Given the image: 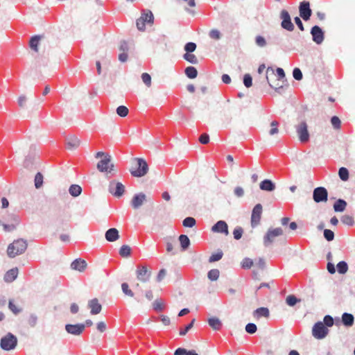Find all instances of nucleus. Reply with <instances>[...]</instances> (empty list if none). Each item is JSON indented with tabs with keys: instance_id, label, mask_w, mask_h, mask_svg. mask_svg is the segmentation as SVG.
I'll return each mask as SVG.
<instances>
[{
	"instance_id": "f257e3e1",
	"label": "nucleus",
	"mask_w": 355,
	"mask_h": 355,
	"mask_svg": "<svg viewBox=\"0 0 355 355\" xmlns=\"http://www.w3.org/2000/svg\"><path fill=\"white\" fill-rule=\"evenodd\" d=\"M27 241L23 239H19L9 244L7 249V254L10 258H14L23 254L27 249Z\"/></svg>"
},
{
	"instance_id": "f03ea898",
	"label": "nucleus",
	"mask_w": 355,
	"mask_h": 355,
	"mask_svg": "<svg viewBox=\"0 0 355 355\" xmlns=\"http://www.w3.org/2000/svg\"><path fill=\"white\" fill-rule=\"evenodd\" d=\"M17 345V338L12 333H8L2 337L0 341V347L2 349L10 351L14 349Z\"/></svg>"
},
{
	"instance_id": "7ed1b4c3",
	"label": "nucleus",
	"mask_w": 355,
	"mask_h": 355,
	"mask_svg": "<svg viewBox=\"0 0 355 355\" xmlns=\"http://www.w3.org/2000/svg\"><path fill=\"white\" fill-rule=\"evenodd\" d=\"M283 234L284 230L282 227L269 228L263 236L264 246L268 247L275 241L276 237Z\"/></svg>"
},
{
	"instance_id": "20e7f679",
	"label": "nucleus",
	"mask_w": 355,
	"mask_h": 355,
	"mask_svg": "<svg viewBox=\"0 0 355 355\" xmlns=\"http://www.w3.org/2000/svg\"><path fill=\"white\" fill-rule=\"evenodd\" d=\"M154 21V16L153 12L149 10H144L141 16L137 19L136 25L137 28L139 31H144L146 24H152Z\"/></svg>"
},
{
	"instance_id": "39448f33",
	"label": "nucleus",
	"mask_w": 355,
	"mask_h": 355,
	"mask_svg": "<svg viewBox=\"0 0 355 355\" xmlns=\"http://www.w3.org/2000/svg\"><path fill=\"white\" fill-rule=\"evenodd\" d=\"M329 331V329L321 321L315 322L312 328L313 336L318 340L324 338L328 335Z\"/></svg>"
},
{
	"instance_id": "423d86ee",
	"label": "nucleus",
	"mask_w": 355,
	"mask_h": 355,
	"mask_svg": "<svg viewBox=\"0 0 355 355\" xmlns=\"http://www.w3.org/2000/svg\"><path fill=\"white\" fill-rule=\"evenodd\" d=\"M279 19H281V27L289 32H292L295 29V26L291 21V17L289 12L283 9L279 13Z\"/></svg>"
},
{
	"instance_id": "0eeeda50",
	"label": "nucleus",
	"mask_w": 355,
	"mask_h": 355,
	"mask_svg": "<svg viewBox=\"0 0 355 355\" xmlns=\"http://www.w3.org/2000/svg\"><path fill=\"white\" fill-rule=\"evenodd\" d=\"M5 221L6 223H3L0 220V226L2 225L6 232H11L16 228L17 225H19L20 218L17 215L10 214L8 216L7 218H5Z\"/></svg>"
},
{
	"instance_id": "6e6552de",
	"label": "nucleus",
	"mask_w": 355,
	"mask_h": 355,
	"mask_svg": "<svg viewBox=\"0 0 355 355\" xmlns=\"http://www.w3.org/2000/svg\"><path fill=\"white\" fill-rule=\"evenodd\" d=\"M137 162V168L136 170H130V173L133 177L141 178L144 176L148 171V166L147 162L143 158H135Z\"/></svg>"
},
{
	"instance_id": "1a4fd4ad",
	"label": "nucleus",
	"mask_w": 355,
	"mask_h": 355,
	"mask_svg": "<svg viewBox=\"0 0 355 355\" xmlns=\"http://www.w3.org/2000/svg\"><path fill=\"white\" fill-rule=\"evenodd\" d=\"M108 191L116 198H121L125 192L124 185L119 182L112 180L108 185Z\"/></svg>"
},
{
	"instance_id": "9d476101",
	"label": "nucleus",
	"mask_w": 355,
	"mask_h": 355,
	"mask_svg": "<svg viewBox=\"0 0 355 355\" xmlns=\"http://www.w3.org/2000/svg\"><path fill=\"white\" fill-rule=\"evenodd\" d=\"M313 199L316 203L325 202L328 200V191L323 187H318L313 189Z\"/></svg>"
},
{
	"instance_id": "9b49d317",
	"label": "nucleus",
	"mask_w": 355,
	"mask_h": 355,
	"mask_svg": "<svg viewBox=\"0 0 355 355\" xmlns=\"http://www.w3.org/2000/svg\"><path fill=\"white\" fill-rule=\"evenodd\" d=\"M296 131L301 142L306 143L309 140V133L306 121H303L296 125Z\"/></svg>"
},
{
	"instance_id": "f8f14e48",
	"label": "nucleus",
	"mask_w": 355,
	"mask_h": 355,
	"mask_svg": "<svg viewBox=\"0 0 355 355\" xmlns=\"http://www.w3.org/2000/svg\"><path fill=\"white\" fill-rule=\"evenodd\" d=\"M111 156L110 155H105L101 161L97 164V168L101 172H106L107 173H111L114 168V164L110 163Z\"/></svg>"
},
{
	"instance_id": "ddd939ff",
	"label": "nucleus",
	"mask_w": 355,
	"mask_h": 355,
	"mask_svg": "<svg viewBox=\"0 0 355 355\" xmlns=\"http://www.w3.org/2000/svg\"><path fill=\"white\" fill-rule=\"evenodd\" d=\"M313 41L317 44H321L324 39V32L317 25L313 26L310 31Z\"/></svg>"
},
{
	"instance_id": "4468645a",
	"label": "nucleus",
	"mask_w": 355,
	"mask_h": 355,
	"mask_svg": "<svg viewBox=\"0 0 355 355\" xmlns=\"http://www.w3.org/2000/svg\"><path fill=\"white\" fill-rule=\"evenodd\" d=\"M146 202H147V196L143 193L140 192L135 194L130 200V205L134 209H139Z\"/></svg>"
},
{
	"instance_id": "2eb2a0df",
	"label": "nucleus",
	"mask_w": 355,
	"mask_h": 355,
	"mask_svg": "<svg viewBox=\"0 0 355 355\" xmlns=\"http://www.w3.org/2000/svg\"><path fill=\"white\" fill-rule=\"evenodd\" d=\"M299 12L300 17H302L304 21H308L312 15L310 3L307 1L300 2L299 6Z\"/></svg>"
},
{
	"instance_id": "dca6fc26",
	"label": "nucleus",
	"mask_w": 355,
	"mask_h": 355,
	"mask_svg": "<svg viewBox=\"0 0 355 355\" xmlns=\"http://www.w3.org/2000/svg\"><path fill=\"white\" fill-rule=\"evenodd\" d=\"M262 214V205L261 204H257L252 211L251 215V225L252 227L257 226L261 220Z\"/></svg>"
},
{
	"instance_id": "f3484780",
	"label": "nucleus",
	"mask_w": 355,
	"mask_h": 355,
	"mask_svg": "<svg viewBox=\"0 0 355 355\" xmlns=\"http://www.w3.org/2000/svg\"><path fill=\"white\" fill-rule=\"evenodd\" d=\"M137 277L139 280L143 282L148 281L151 272L148 270L146 266H138L136 270Z\"/></svg>"
},
{
	"instance_id": "a211bd4d",
	"label": "nucleus",
	"mask_w": 355,
	"mask_h": 355,
	"mask_svg": "<svg viewBox=\"0 0 355 355\" xmlns=\"http://www.w3.org/2000/svg\"><path fill=\"white\" fill-rule=\"evenodd\" d=\"M65 330L68 334L80 336L84 331V325L82 323L76 324H67L65 325Z\"/></svg>"
},
{
	"instance_id": "6ab92c4d",
	"label": "nucleus",
	"mask_w": 355,
	"mask_h": 355,
	"mask_svg": "<svg viewBox=\"0 0 355 355\" xmlns=\"http://www.w3.org/2000/svg\"><path fill=\"white\" fill-rule=\"evenodd\" d=\"M211 231L228 235V225L225 220H218L211 227Z\"/></svg>"
},
{
	"instance_id": "aec40b11",
	"label": "nucleus",
	"mask_w": 355,
	"mask_h": 355,
	"mask_svg": "<svg viewBox=\"0 0 355 355\" xmlns=\"http://www.w3.org/2000/svg\"><path fill=\"white\" fill-rule=\"evenodd\" d=\"M259 188L262 191L271 192L275 189L276 185L271 180L265 179L260 182Z\"/></svg>"
},
{
	"instance_id": "412c9836",
	"label": "nucleus",
	"mask_w": 355,
	"mask_h": 355,
	"mask_svg": "<svg viewBox=\"0 0 355 355\" xmlns=\"http://www.w3.org/2000/svg\"><path fill=\"white\" fill-rule=\"evenodd\" d=\"M105 239L109 242H114L119 239V234L117 229L112 227L108 229L105 234Z\"/></svg>"
},
{
	"instance_id": "4be33fe9",
	"label": "nucleus",
	"mask_w": 355,
	"mask_h": 355,
	"mask_svg": "<svg viewBox=\"0 0 355 355\" xmlns=\"http://www.w3.org/2000/svg\"><path fill=\"white\" fill-rule=\"evenodd\" d=\"M87 267V263L85 260L81 259H76L71 263V268L73 270L83 272Z\"/></svg>"
},
{
	"instance_id": "5701e85b",
	"label": "nucleus",
	"mask_w": 355,
	"mask_h": 355,
	"mask_svg": "<svg viewBox=\"0 0 355 355\" xmlns=\"http://www.w3.org/2000/svg\"><path fill=\"white\" fill-rule=\"evenodd\" d=\"M341 322L346 327H351L354 323V316L352 313H344L341 316Z\"/></svg>"
},
{
	"instance_id": "b1692460",
	"label": "nucleus",
	"mask_w": 355,
	"mask_h": 355,
	"mask_svg": "<svg viewBox=\"0 0 355 355\" xmlns=\"http://www.w3.org/2000/svg\"><path fill=\"white\" fill-rule=\"evenodd\" d=\"M88 306L91 309V314L96 315L99 313L102 309L101 305L98 303L96 298L92 299L89 301Z\"/></svg>"
},
{
	"instance_id": "393cba45",
	"label": "nucleus",
	"mask_w": 355,
	"mask_h": 355,
	"mask_svg": "<svg viewBox=\"0 0 355 355\" xmlns=\"http://www.w3.org/2000/svg\"><path fill=\"white\" fill-rule=\"evenodd\" d=\"M18 275V268H13L9 270H8L4 275L3 279L6 282L10 283L12 282L17 277Z\"/></svg>"
},
{
	"instance_id": "a878e982",
	"label": "nucleus",
	"mask_w": 355,
	"mask_h": 355,
	"mask_svg": "<svg viewBox=\"0 0 355 355\" xmlns=\"http://www.w3.org/2000/svg\"><path fill=\"white\" fill-rule=\"evenodd\" d=\"M66 145L68 149H75L79 146L80 140L75 136L69 137L66 140Z\"/></svg>"
},
{
	"instance_id": "bb28decb",
	"label": "nucleus",
	"mask_w": 355,
	"mask_h": 355,
	"mask_svg": "<svg viewBox=\"0 0 355 355\" xmlns=\"http://www.w3.org/2000/svg\"><path fill=\"white\" fill-rule=\"evenodd\" d=\"M347 205V203L345 200L339 198L334 204V210L336 212H343L345 210Z\"/></svg>"
},
{
	"instance_id": "cd10ccee",
	"label": "nucleus",
	"mask_w": 355,
	"mask_h": 355,
	"mask_svg": "<svg viewBox=\"0 0 355 355\" xmlns=\"http://www.w3.org/2000/svg\"><path fill=\"white\" fill-rule=\"evenodd\" d=\"M207 322L214 330H220L223 327L221 321L216 317L209 318Z\"/></svg>"
},
{
	"instance_id": "c85d7f7f",
	"label": "nucleus",
	"mask_w": 355,
	"mask_h": 355,
	"mask_svg": "<svg viewBox=\"0 0 355 355\" xmlns=\"http://www.w3.org/2000/svg\"><path fill=\"white\" fill-rule=\"evenodd\" d=\"M253 315L255 318H259L261 317L268 318L270 315L269 309L266 307H260L257 309L253 312Z\"/></svg>"
},
{
	"instance_id": "c756f323",
	"label": "nucleus",
	"mask_w": 355,
	"mask_h": 355,
	"mask_svg": "<svg viewBox=\"0 0 355 355\" xmlns=\"http://www.w3.org/2000/svg\"><path fill=\"white\" fill-rule=\"evenodd\" d=\"M271 71L272 72V74L274 75V70L272 69V67H268V69H266V79H267V81L270 85V87L272 88H274L275 90L278 92V93H281L282 92V90L283 89V85H279V83H276L275 86H273L272 85L270 84V81H269V78H268V73L269 72Z\"/></svg>"
},
{
	"instance_id": "7c9ffc66",
	"label": "nucleus",
	"mask_w": 355,
	"mask_h": 355,
	"mask_svg": "<svg viewBox=\"0 0 355 355\" xmlns=\"http://www.w3.org/2000/svg\"><path fill=\"white\" fill-rule=\"evenodd\" d=\"M179 241L180 243V245L182 248V250L183 251L187 250L190 245V240L189 237L185 234H181L179 236Z\"/></svg>"
},
{
	"instance_id": "2f4dec72",
	"label": "nucleus",
	"mask_w": 355,
	"mask_h": 355,
	"mask_svg": "<svg viewBox=\"0 0 355 355\" xmlns=\"http://www.w3.org/2000/svg\"><path fill=\"white\" fill-rule=\"evenodd\" d=\"M82 188L78 184H72L69 189V193L73 197H78L81 194Z\"/></svg>"
},
{
	"instance_id": "473e14b6",
	"label": "nucleus",
	"mask_w": 355,
	"mask_h": 355,
	"mask_svg": "<svg viewBox=\"0 0 355 355\" xmlns=\"http://www.w3.org/2000/svg\"><path fill=\"white\" fill-rule=\"evenodd\" d=\"M185 75L191 79H193L197 77L198 76V71L197 69L192 66L187 67L184 69Z\"/></svg>"
},
{
	"instance_id": "72a5a7b5",
	"label": "nucleus",
	"mask_w": 355,
	"mask_h": 355,
	"mask_svg": "<svg viewBox=\"0 0 355 355\" xmlns=\"http://www.w3.org/2000/svg\"><path fill=\"white\" fill-rule=\"evenodd\" d=\"M340 221L345 225L353 226L354 225V217L349 214L343 215L340 218Z\"/></svg>"
},
{
	"instance_id": "f704fd0d",
	"label": "nucleus",
	"mask_w": 355,
	"mask_h": 355,
	"mask_svg": "<svg viewBox=\"0 0 355 355\" xmlns=\"http://www.w3.org/2000/svg\"><path fill=\"white\" fill-rule=\"evenodd\" d=\"M40 37H41L40 35H34L30 40L29 46L31 49L35 51H38L37 46L40 40Z\"/></svg>"
},
{
	"instance_id": "c9c22d12",
	"label": "nucleus",
	"mask_w": 355,
	"mask_h": 355,
	"mask_svg": "<svg viewBox=\"0 0 355 355\" xmlns=\"http://www.w3.org/2000/svg\"><path fill=\"white\" fill-rule=\"evenodd\" d=\"M174 355H198L195 350H187L184 348L179 347L175 349Z\"/></svg>"
},
{
	"instance_id": "e433bc0d",
	"label": "nucleus",
	"mask_w": 355,
	"mask_h": 355,
	"mask_svg": "<svg viewBox=\"0 0 355 355\" xmlns=\"http://www.w3.org/2000/svg\"><path fill=\"white\" fill-rule=\"evenodd\" d=\"M337 270L340 274H345L348 270V265L345 261H339L336 266Z\"/></svg>"
},
{
	"instance_id": "4c0bfd02",
	"label": "nucleus",
	"mask_w": 355,
	"mask_h": 355,
	"mask_svg": "<svg viewBox=\"0 0 355 355\" xmlns=\"http://www.w3.org/2000/svg\"><path fill=\"white\" fill-rule=\"evenodd\" d=\"M338 176L343 181H347L349 179V171L345 167H340L338 170Z\"/></svg>"
},
{
	"instance_id": "58836bf2",
	"label": "nucleus",
	"mask_w": 355,
	"mask_h": 355,
	"mask_svg": "<svg viewBox=\"0 0 355 355\" xmlns=\"http://www.w3.org/2000/svg\"><path fill=\"white\" fill-rule=\"evenodd\" d=\"M119 254L122 257H128L131 254V248L129 245H123L119 250Z\"/></svg>"
},
{
	"instance_id": "ea45409f",
	"label": "nucleus",
	"mask_w": 355,
	"mask_h": 355,
	"mask_svg": "<svg viewBox=\"0 0 355 355\" xmlns=\"http://www.w3.org/2000/svg\"><path fill=\"white\" fill-rule=\"evenodd\" d=\"M166 245V251L168 252L172 253V254H175L176 252H173V242H175L174 239L171 237H166L164 239Z\"/></svg>"
},
{
	"instance_id": "a19ab883",
	"label": "nucleus",
	"mask_w": 355,
	"mask_h": 355,
	"mask_svg": "<svg viewBox=\"0 0 355 355\" xmlns=\"http://www.w3.org/2000/svg\"><path fill=\"white\" fill-rule=\"evenodd\" d=\"M220 275V271L218 269H211L207 273V277L211 281H216Z\"/></svg>"
},
{
	"instance_id": "79ce46f5",
	"label": "nucleus",
	"mask_w": 355,
	"mask_h": 355,
	"mask_svg": "<svg viewBox=\"0 0 355 355\" xmlns=\"http://www.w3.org/2000/svg\"><path fill=\"white\" fill-rule=\"evenodd\" d=\"M153 308L156 311H162L164 309V302L161 299H157L153 303Z\"/></svg>"
},
{
	"instance_id": "37998d69",
	"label": "nucleus",
	"mask_w": 355,
	"mask_h": 355,
	"mask_svg": "<svg viewBox=\"0 0 355 355\" xmlns=\"http://www.w3.org/2000/svg\"><path fill=\"white\" fill-rule=\"evenodd\" d=\"M116 114L121 117H125L128 114L129 110L126 106L120 105L116 110Z\"/></svg>"
},
{
	"instance_id": "c03bdc74",
	"label": "nucleus",
	"mask_w": 355,
	"mask_h": 355,
	"mask_svg": "<svg viewBox=\"0 0 355 355\" xmlns=\"http://www.w3.org/2000/svg\"><path fill=\"white\" fill-rule=\"evenodd\" d=\"M196 223V219L190 216L185 218L182 221V225L186 227H192Z\"/></svg>"
},
{
	"instance_id": "a18cd8bd",
	"label": "nucleus",
	"mask_w": 355,
	"mask_h": 355,
	"mask_svg": "<svg viewBox=\"0 0 355 355\" xmlns=\"http://www.w3.org/2000/svg\"><path fill=\"white\" fill-rule=\"evenodd\" d=\"M300 301V300L297 298L293 295H290L287 296V297L286 299V304L290 306H294Z\"/></svg>"
},
{
	"instance_id": "49530a36",
	"label": "nucleus",
	"mask_w": 355,
	"mask_h": 355,
	"mask_svg": "<svg viewBox=\"0 0 355 355\" xmlns=\"http://www.w3.org/2000/svg\"><path fill=\"white\" fill-rule=\"evenodd\" d=\"M223 253L221 250H218L217 252L212 254L209 258V262L212 263L220 260L223 257Z\"/></svg>"
},
{
	"instance_id": "de8ad7c7",
	"label": "nucleus",
	"mask_w": 355,
	"mask_h": 355,
	"mask_svg": "<svg viewBox=\"0 0 355 355\" xmlns=\"http://www.w3.org/2000/svg\"><path fill=\"white\" fill-rule=\"evenodd\" d=\"M9 309L15 314L17 315L22 311V309L18 308L13 302L12 300H10L8 302Z\"/></svg>"
},
{
	"instance_id": "09e8293b",
	"label": "nucleus",
	"mask_w": 355,
	"mask_h": 355,
	"mask_svg": "<svg viewBox=\"0 0 355 355\" xmlns=\"http://www.w3.org/2000/svg\"><path fill=\"white\" fill-rule=\"evenodd\" d=\"M196 47L197 46L196 43L189 42L184 45V49L187 52L186 53H191L195 51Z\"/></svg>"
},
{
	"instance_id": "8fccbe9b",
	"label": "nucleus",
	"mask_w": 355,
	"mask_h": 355,
	"mask_svg": "<svg viewBox=\"0 0 355 355\" xmlns=\"http://www.w3.org/2000/svg\"><path fill=\"white\" fill-rule=\"evenodd\" d=\"M183 58L191 64H197L198 63V59H197L196 56L193 54L184 53L183 55Z\"/></svg>"
},
{
	"instance_id": "3c124183",
	"label": "nucleus",
	"mask_w": 355,
	"mask_h": 355,
	"mask_svg": "<svg viewBox=\"0 0 355 355\" xmlns=\"http://www.w3.org/2000/svg\"><path fill=\"white\" fill-rule=\"evenodd\" d=\"M43 183V175L41 173H37L35 176V187L39 189L42 187Z\"/></svg>"
},
{
	"instance_id": "603ef678",
	"label": "nucleus",
	"mask_w": 355,
	"mask_h": 355,
	"mask_svg": "<svg viewBox=\"0 0 355 355\" xmlns=\"http://www.w3.org/2000/svg\"><path fill=\"white\" fill-rule=\"evenodd\" d=\"M324 237L327 241H331L334 239V232L329 229H324Z\"/></svg>"
},
{
	"instance_id": "864d4df0",
	"label": "nucleus",
	"mask_w": 355,
	"mask_h": 355,
	"mask_svg": "<svg viewBox=\"0 0 355 355\" xmlns=\"http://www.w3.org/2000/svg\"><path fill=\"white\" fill-rule=\"evenodd\" d=\"M34 159L35 157L31 155L26 156L24 162V167L31 168L33 165Z\"/></svg>"
},
{
	"instance_id": "5fc2aeb1",
	"label": "nucleus",
	"mask_w": 355,
	"mask_h": 355,
	"mask_svg": "<svg viewBox=\"0 0 355 355\" xmlns=\"http://www.w3.org/2000/svg\"><path fill=\"white\" fill-rule=\"evenodd\" d=\"M322 322L325 324L327 328L331 327L334 324V320L331 315H326L323 318Z\"/></svg>"
},
{
	"instance_id": "6e6d98bb",
	"label": "nucleus",
	"mask_w": 355,
	"mask_h": 355,
	"mask_svg": "<svg viewBox=\"0 0 355 355\" xmlns=\"http://www.w3.org/2000/svg\"><path fill=\"white\" fill-rule=\"evenodd\" d=\"M243 233V230L241 227H240V226L236 227L233 231L234 238L236 240H239L242 237Z\"/></svg>"
},
{
	"instance_id": "4d7b16f0",
	"label": "nucleus",
	"mask_w": 355,
	"mask_h": 355,
	"mask_svg": "<svg viewBox=\"0 0 355 355\" xmlns=\"http://www.w3.org/2000/svg\"><path fill=\"white\" fill-rule=\"evenodd\" d=\"M243 84L247 87L249 88L252 85V78L250 74L246 73L243 76Z\"/></svg>"
},
{
	"instance_id": "13d9d810",
	"label": "nucleus",
	"mask_w": 355,
	"mask_h": 355,
	"mask_svg": "<svg viewBox=\"0 0 355 355\" xmlns=\"http://www.w3.org/2000/svg\"><path fill=\"white\" fill-rule=\"evenodd\" d=\"M195 322V319H193L190 323L185 326L184 329H180V335L183 336L187 334V333L193 327V324Z\"/></svg>"
},
{
	"instance_id": "bf43d9fd",
	"label": "nucleus",
	"mask_w": 355,
	"mask_h": 355,
	"mask_svg": "<svg viewBox=\"0 0 355 355\" xmlns=\"http://www.w3.org/2000/svg\"><path fill=\"white\" fill-rule=\"evenodd\" d=\"M121 289L123 293L130 297H134V293L129 288L128 284L127 283H123L121 284Z\"/></svg>"
},
{
	"instance_id": "052dcab7",
	"label": "nucleus",
	"mask_w": 355,
	"mask_h": 355,
	"mask_svg": "<svg viewBox=\"0 0 355 355\" xmlns=\"http://www.w3.org/2000/svg\"><path fill=\"white\" fill-rule=\"evenodd\" d=\"M277 75L278 76L277 81H282L284 83L286 80V75L284 69L280 67H277L276 69Z\"/></svg>"
},
{
	"instance_id": "680f3d73",
	"label": "nucleus",
	"mask_w": 355,
	"mask_h": 355,
	"mask_svg": "<svg viewBox=\"0 0 355 355\" xmlns=\"http://www.w3.org/2000/svg\"><path fill=\"white\" fill-rule=\"evenodd\" d=\"M257 330V325L254 323H248L245 326V331L250 334H254Z\"/></svg>"
},
{
	"instance_id": "e2e57ef3",
	"label": "nucleus",
	"mask_w": 355,
	"mask_h": 355,
	"mask_svg": "<svg viewBox=\"0 0 355 355\" xmlns=\"http://www.w3.org/2000/svg\"><path fill=\"white\" fill-rule=\"evenodd\" d=\"M255 43L259 47H264L267 44L266 39L261 35H257L255 37Z\"/></svg>"
},
{
	"instance_id": "0e129e2a",
	"label": "nucleus",
	"mask_w": 355,
	"mask_h": 355,
	"mask_svg": "<svg viewBox=\"0 0 355 355\" xmlns=\"http://www.w3.org/2000/svg\"><path fill=\"white\" fill-rule=\"evenodd\" d=\"M141 79L147 87H150L151 85V76L148 73H143L141 74Z\"/></svg>"
},
{
	"instance_id": "69168bd1",
	"label": "nucleus",
	"mask_w": 355,
	"mask_h": 355,
	"mask_svg": "<svg viewBox=\"0 0 355 355\" xmlns=\"http://www.w3.org/2000/svg\"><path fill=\"white\" fill-rule=\"evenodd\" d=\"M293 76L297 80H301L303 78V75L300 69L295 67L293 70Z\"/></svg>"
},
{
	"instance_id": "338daca9",
	"label": "nucleus",
	"mask_w": 355,
	"mask_h": 355,
	"mask_svg": "<svg viewBox=\"0 0 355 355\" xmlns=\"http://www.w3.org/2000/svg\"><path fill=\"white\" fill-rule=\"evenodd\" d=\"M209 36L211 39H214V40H218L221 37V33L217 29H212V30L210 31V32L209 33Z\"/></svg>"
},
{
	"instance_id": "774afa93",
	"label": "nucleus",
	"mask_w": 355,
	"mask_h": 355,
	"mask_svg": "<svg viewBox=\"0 0 355 355\" xmlns=\"http://www.w3.org/2000/svg\"><path fill=\"white\" fill-rule=\"evenodd\" d=\"M253 265V261L250 259V258H245L243 259L242 263H241V266H242V268H245V269H249Z\"/></svg>"
}]
</instances>
